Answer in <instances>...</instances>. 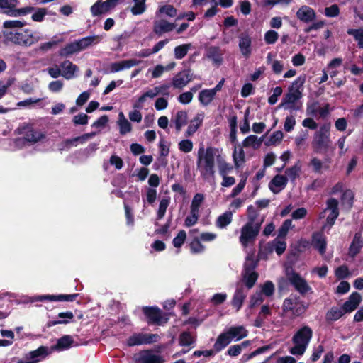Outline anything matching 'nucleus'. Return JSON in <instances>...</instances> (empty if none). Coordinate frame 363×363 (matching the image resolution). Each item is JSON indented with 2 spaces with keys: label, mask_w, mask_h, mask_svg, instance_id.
<instances>
[{
  "label": "nucleus",
  "mask_w": 363,
  "mask_h": 363,
  "mask_svg": "<svg viewBox=\"0 0 363 363\" xmlns=\"http://www.w3.org/2000/svg\"><path fill=\"white\" fill-rule=\"evenodd\" d=\"M335 274L339 279H343L350 275L348 267L346 265H341L337 267Z\"/></svg>",
  "instance_id": "61"
},
{
  "label": "nucleus",
  "mask_w": 363,
  "mask_h": 363,
  "mask_svg": "<svg viewBox=\"0 0 363 363\" xmlns=\"http://www.w3.org/2000/svg\"><path fill=\"white\" fill-rule=\"evenodd\" d=\"M230 336V339L235 338L237 340H241L247 336V330L243 326L230 327L227 331Z\"/></svg>",
  "instance_id": "27"
},
{
  "label": "nucleus",
  "mask_w": 363,
  "mask_h": 363,
  "mask_svg": "<svg viewBox=\"0 0 363 363\" xmlns=\"http://www.w3.org/2000/svg\"><path fill=\"white\" fill-rule=\"evenodd\" d=\"M218 51V48H211L208 51V57L213 59L216 63L220 64L222 62V57Z\"/></svg>",
  "instance_id": "57"
},
{
  "label": "nucleus",
  "mask_w": 363,
  "mask_h": 363,
  "mask_svg": "<svg viewBox=\"0 0 363 363\" xmlns=\"http://www.w3.org/2000/svg\"><path fill=\"white\" fill-rule=\"evenodd\" d=\"M218 164V168H219V172L221 176H224L225 174H227L228 172L231 171L233 169V166L230 164L227 163L220 155H218L216 156Z\"/></svg>",
  "instance_id": "44"
},
{
  "label": "nucleus",
  "mask_w": 363,
  "mask_h": 363,
  "mask_svg": "<svg viewBox=\"0 0 363 363\" xmlns=\"http://www.w3.org/2000/svg\"><path fill=\"white\" fill-rule=\"evenodd\" d=\"M143 312L147 319L150 325H162L167 323L169 318L167 313H164L156 306H145L143 308Z\"/></svg>",
  "instance_id": "5"
},
{
  "label": "nucleus",
  "mask_w": 363,
  "mask_h": 363,
  "mask_svg": "<svg viewBox=\"0 0 363 363\" xmlns=\"http://www.w3.org/2000/svg\"><path fill=\"white\" fill-rule=\"evenodd\" d=\"M192 79L189 68L177 73L172 79V86L176 89H182Z\"/></svg>",
  "instance_id": "12"
},
{
  "label": "nucleus",
  "mask_w": 363,
  "mask_h": 363,
  "mask_svg": "<svg viewBox=\"0 0 363 363\" xmlns=\"http://www.w3.org/2000/svg\"><path fill=\"white\" fill-rule=\"evenodd\" d=\"M251 38L248 34L242 33L239 36V48L241 53L246 57L248 58L251 55Z\"/></svg>",
  "instance_id": "18"
},
{
  "label": "nucleus",
  "mask_w": 363,
  "mask_h": 363,
  "mask_svg": "<svg viewBox=\"0 0 363 363\" xmlns=\"http://www.w3.org/2000/svg\"><path fill=\"white\" fill-rule=\"evenodd\" d=\"M287 182V177L277 174L269 182V187L273 193L277 194L286 186Z\"/></svg>",
  "instance_id": "19"
},
{
  "label": "nucleus",
  "mask_w": 363,
  "mask_h": 363,
  "mask_svg": "<svg viewBox=\"0 0 363 363\" xmlns=\"http://www.w3.org/2000/svg\"><path fill=\"white\" fill-rule=\"evenodd\" d=\"M345 312L342 308L332 307L326 313L325 319L328 321H335L340 319Z\"/></svg>",
  "instance_id": "37"
},
{
  "label": "nucleus",
  "mask_w": 363,
  "mask_h": 363,
  "mask_svg": "<svg viewBox=\"0 0 363 363\" xmlns=\"http://www.w3.org/2000/svg\"><path fill=\"white\" fill-rule=\"evenodd\" d=\"M203 118L202 114H197L192 120L190 121V124L189 125L186 132V137L191 136L196 132L202 124Z\"/></svg>",
  "instance_id": "25"
},
{
  "label": "nucleus",
  "mask_w": 363,
  "mask_h": 363,
  "mask_svg": "<svg viewBox=\"0 0 363 363\" xmlns=\"http://www.w3.org/2000/svg\"><path fill=\"white\" fill-rule=\"evenodd\" d=\"M233 161L235 163V167L236 168H239L240 162L241 164L245 162V154L243 149L241 147L239 150L238 154L237 155L236 148H235L233 154Z\"/></svg>",
  "instance_id": "51"
},
{
  "label": "nucleus",
  "mask_w": 363,
  "mask_h": 363,
  "mask_svg": "<svg viewBox=\"0 0 363 363\" xmlns=\"http://www.w3.org/2000/svg\"><path fill=\"white\" fill-rule=\"evenodd\" d=\"M204 199V196L202 194H196L192 200L191 205V211L199 213V207Z\"/></svg>",
  "instance_id": "55"
},
{
  "label": "nucleus",
  "mask_w": 363,
  "mask_h": 363,
  "mask_svg": "<svg viewBox=\"0 0 363 363\" xmlns=\"http://www.w3.org/2000/svg\"><path fill=\"white\" fill-rule=\"evenodd\" d=\"M292 227V220L291 219L286 220L278 230V238H284L289 229Z\"/></svg>",
  "instance_id": "50"
},
{
  "label": "nucleus",
  "mask_w": 363,
  "mask_h": 363,
  "mask_svg": "<svg viewBox=\"0 0 363 363\" xmlns=\"http://www.w3.org/2000/svg\"><path fill=\"white\" fill-rule=\"evenodd\" d=\"M216 93L213 89H204L199 93V100L204 106L208 105L214 99Z\"/></svg>",
  "instance_id": "34"
},
{
  "label": "nucleus",
  "mask_w": 363,
  "mask_h": 363,
  "mask_svg": "<svg viewBox=\"0 0 363 363\" xmlns=\"http://www.w3.org/2000/svg\"><path fill=\"white\" fill-rule=\"evenodd\" d=\"M62 70V76L67 79H72L74 76V72L77 69V67L72 62L66 60L60 64Z\"/></svg>",
  "instance_id": "24"
},
{
  "label": "nucleus",
  "mask_w": 363,
  "mask_h": 363,
  "mask_svg": "<svg viewBox=\"0 0 363 363\" xmlns=\"http://www.w3.org/2000/svg\"><path fill=\"white\" fill-rule=\"evenodd\" d=\"M302 97L301 91H290L285 94L281 103L278 106V108H284V109L292 111L299 110L301 104H297V101Z\"/></svg>",
  "instance_id": "8"
},
{
  "label": "nucleus",
  "mask_w": 363,
  "mask_h": 363,
  "mask_svg": "<svg viewBox=\"0 0 363 363\" xmlns=\"http://www.w3.org/2000/svg\"><path fill=\"white\" fill-rule=\"evenodd\" d=\"M233 213L231 211H226L220 216L216 220V225L218 228H223L229 225L232 221Z\"/></svg>",
  "instance_id": "41"
},
{
  "label": "nucleus",
  "mask_w": 363,
  "mask_h": 363,
  "mask_svg": "<svg viewBox=\"0 0 363 363\" xmlns=\"http://www.w3.org/2000/svg\"><path fill=\"white\" fill-rule=\"evenodd\" d=\"M9 150L11 151L21 150L23 147V138L18 137L16 138L9 139Z\"/></svg>",
  "instance_id": "56"
},
{
  "label": "nucleus",
  "mask_w": 363,
  "mask_h": 363,
  "mask_svg": "<svg viewBox=\"0 0 363 363\" xmlns=\"http://www.w3.org/2000/svg\"><path fill=\"white\" fill-rule=\"evenodd\" d=\"M47 14V9L45 8H38L32 15V19L36 22L43 21L44 17Z\"/></svg>",
  "instance_id": "59"
},
{
  "label": "nucleus",
  "mask_w": 363,
  "mask_h": 363,
  "mask_svg": "<svg viewBox=\"0 0 363 363\" xmlns=\"http://www.w3.org/2000/svg\"><path fill=\"white\" fill-rule=\"evenodd\" d=\"M186 238V233L184 230H180L177 235L173 239V245L177 248H180L184 243Z\"/></svg>",
  "instance_id": "54"
},
{
  "label": "nucleus",
  "mask_w": 363,
  "mask_h": 363,
  "mask_svg": "<svg viewBox=\"0 0 363 363\" xmlns=\"http://www.w3.org/2000/svg\"><path fill=\"white\" fill-rule=\"evenodd\" d=\"M196 341L191 333L189 331L182 332L179 337V343L181 346H190Z\"/></svg>",
  "instance_id": "40"
},
{
  "label": "nucleus",
  "mask_w": 363,
  "mask_h": 363,
  "mask_svg": "<svg viewBox=\"0 0 363 363\" xmlns=\"http://www.w3.org/2000/svg\"><path fill=\"white\" fill-rule=\"evenodd\" d=\"M347 34L352 35L355 40L357 41V45L359 48H363V28L359 29H348Z\"/></svg>",
  "instance_id": "45"
},
{
  "label": "nucleus",
  "mask_w": 363,
  "mask_h": 363,
  "mask_svg": "<svg viewBox=\"0 0 363 363\" xmlns=\"http://www.w3.org/2000/svg\"><path fill=\"white\" fill-rule=\"evenodd\" d=\"M16 3L17 0H0V8L7 9L4 11V13L9 16H16V14L14 13V8L16 7Z\"/></svg>",
  "instance_id": "38"
},
{
  "label": "nucleus",
  "mask_w": 363,
  "mask_h": 363,
  "mask_svg": "<svg viewBox=\"0 0 363 363\" xmlns=\"http://www.w3.org/2000/svg\"><path fill=\"white\" fill-rule=\"evenodd\" d=\"M58 317L62 319L58 320L50 321L48 323V326L50 327V326L55 325L57 324H67L69 323V320L67 319H65V318H67V319H70V320L73 319L74 315L72 312H62V313H60L58 314Z\"/></svg>",
  "instance_id": "42"
},
{
  "label": "nucleus",
  "mask_w": 363,
  "mask_h": 363,
  "mask_svg": "<svg viewBox=\"0 0 363 363\" xmlns=\"http://www.w3.org/2000/svg\"><path fill=\"white\" fill-rule=\"evenodd\" d=\"M190 47H191V44H184V45L177 46L174 48L175 58L182 59L183 57H184L186 55Z\"/></svg>",
  "instance_id": "48"
},
{
  "label": "nucleus",
  "mask_w": 363,
  "mask_h": 363,
  "mask_svg": "<svg viewBox=\"0 0 363 363\" xmlns=\"http://www.w3.org/2000/svg\"><path fill=\"white\" fill-rule=\"evenodd\" d=\"M263 219L256 224L245 223L241 228L240 242L244 247H247L250 244L254 243L257 235L259 233Z\"/></svg>",
  "instance_id": "4"
},
{
  "label": "nucleus",
  "mask_w": 363,
  "mask_h": 363,
  "mask_svg": "<svg viewBox=\"0 0 363 363\" xmlns=\"http://www.w3.org/2000/svg\"><path fill=\"white\" fill-rule=\"evenodd\" d=\"M354 194L351 190L348 189L343 192L342 195V201L343 203H347L349 208L352 206Z\"/></svg>",
  "instance_id": "60"
},
{
  "label": "nucleus",
  "mask_w": 363,
  "mask_h": 363,
  "mask_svg": "<svg viewBox=\"0 0 363 363\" xmlns=\"http://www.w3.org/2000/svg\"><path fill=\"white\" fill-rule=\"evenodd\" d=\"M286 277L290 284L301 294L304 295L311 290L307 281L292 268L286 269Z\"/></svg>",
  "instance_id": "7"
},
{
  "label": "nucleus",
  "mask_w": 363,
  "mask_h": 363,
  "mask_svg": "<svg viewBox=\"0 0 363 363\" xmlns=\"http://www.w3.org/2000/svg\"><path fill=\"white\" fill-rule=\"evenodd\" d=\"M118 125L121 135H125L132 130V125L122 112L119 113Z\"/></svg>",
  "instance_id": "30"
},
{
  "label": "nucleus",
  "mask_w": 363,
  "mask_h": 363,
  "mask_svg": "<svg viewBox=\"0 0 363 363\" xmlns=\"http://www.w3.org/2000/svg\"><path fill=\"white\" fill-rule=\"evenodd\" d=\"M136 363H163L164 358L160 355H157L150 350L140 351L138 357H135Z\"/></svg>",
  "instance_id": "11"
},
{
  "label": "nucleus",
  "mask_w": 363,
  "mask_h": 363,
  "mask_svg": "<svg viewBox=\"0 0 363 363\" xmlns=\"http://www.w3.org/2000/svg\"><path fill=\"white\" fill-rule=\"evenodd\" d=\"M279 35L274 30H270L264 34L265 43L268 45L274 44L278 39Z\"/></svg>",
  "instance_id": "58"
},
{
  "label": "nucleus",
  "mask_w": 363,
  "mask_h": 363,
  "mask_svg": "<svg viewBox=\"0 0 363 363\" xmlns=\"http://www.w3.org/2000/svg\"><path fill=\"white\" fill-rule=\"evenodd\" d=\"M247 222L248 224H256L255 220L259 216V213L253 206H249L247 209Z\"/></svg>",
  "instance_id": "52"
},
{
  "label": "nucleus",
  "mask_w": 363,
  "mask_h": 363,
  "mask_svg": "<svg viewBox=\"0 0 363 363\" xmlns=\"http://www.w3.org/2000/svg\"><path fill=\"white\" fill-rule=\"evenodd\" d=\"M80 51L79 45L76 41L67 44L63 48L60 50V55L62 57H68L77 52Z\"/></svg>",
  "instance_id": "35"
},
{
  "label": "nucleus",
  "mask_w": 363,
  "mask_h": 363,
  "mask_svg": "<svg viewBox=\"0 0 363 363\" xmlns=\"http://www.w3.org/2000/svg\"><path fill=\"white\" fill-rule=\"evenodd\" d=\"M307 307L308 306L298 298H288L283 303L282 310L286 313H290L292 316L298 317L306 312Z\"/></svg>",
  "instance_id": "6"
},
{
  "label": "nucleus",
  "mask_w": 363,
  "mask_h": 363,
  "mask_svg": "<svg viewBox=\"0 0 363 363\" xmlns=\"http://www.w3.org/2000/svg\"><path fill=\"white\" fill-rule=\"evenodd\" d=\"M327 209L330 211L327 217V223L332 226L339 216L338 201L335 198H330L327 201Z\"/></svg>",
  "instance_id": "14"
},
{
  "label": "nucleus",
  "mask_w": 363,
  "mask_h": 363,
  "mask_svg": "<svg viewBox=\"0 0 363 363\" xmlns=\"http://www.w3.org/2000/svg\"><path fill=\"white\" fill-rule=\"evenodd\" d=\"M100 40L99 35L88 36L77 40L80 50H84L89 46L97 43Z\"/></svg>",
  "instance_id": "36"
},
{
  "label": "nucleus",
  "mask_w": 363,
  "mask_h": 363,
  "mask_svg": "<svg viewBox=\"0 0 363 363\" xmlns=\"http://www.w3.org/2000/svg\"><path fill=\"white\" fill-rule=\"evenodd\" d=\"M190 248L193 253H199L203 250L204 247L201 243L200 240L196 238L190 243Z\"/></svg>",
  "instance_id": "63"
},
{
  "label": "nucleus",
  "mask_w": 363,
  "mask_h": 363,
  "mask_svg": "<svg viewBox=\"0 0 363 363\" xmlns=\"http://www.w3.org/2000/svg\"><path fill=\"white\" fill-rule=\"evenodd\" d=\"M313 331L308 326H303L293 336L294 346L290 349V353L294 355H302L312 337Z\"/></svg>",
  "instance_id": "2"
},
{
  "label": "nucleus",
  "mask_w": 363,
  "mask_h": 363,
  "mask_svg": "<svg viewBox=\"0 0 363 363\" xmlns=\"http://www.w3.org/2000/svg\"><path fill=\"white\" fill-rule=\"evenodd\" d=\"M45 138V135L38 130H34L31 126L24 127V140L36 143Z\"/></svg>",
  "instance_id": "16"
},
{
  "label": "nucleus",
  "mask_w": 363,
  "mask_h": 363,
  "mask_svg": "<svg viewBox=\"0 0 363 363\" xmlns=\"http://www.w3.org/2000/svg\"><path fill=\"white\" fill-rule=\"evenodd\" d=\"M146 0H133L134 6L131 8V13L133 15L142 14L146 9Z\"/></svg>",
  "instance_id": "46"
},
{
  "label": "nucleus",
  "mask_w": 363,
  "mask_h": 363,
  "mask_svg": "<svg viewBox=\"0 0 363 363\" xmlns=\"http://www.w3.org/2000/svg\"><path fill=\"white\" fill-rule=\"evenodd\" d=\"M363 247V239L359 233H355L353 240L350 245L348 255L354 258Z\"/></svg>",
  "instance_id": "20"
},
{
  "label": "nucleus",
  "mask_w": 363,
  "mask_h": 363,
  "mask_svg": "<svg viewBox=\"0 0 363 363\" xmlns=\"http://www.w3.org/2000/svg\"><path fill=\"white\" fill-rule=\"evenodd\" d=\"M312 245L315 249L318 250L320 254L323 255L326 249V240L321 233H315L313 235Z\"/></svg>",
  "instance_id": "23"
},
{
  "label": "nucleus",
  "mask_w": 363,
  "mask_h": 363,
  "mask_svg": "<svg viewBox=\"0 0 363 363\" xmlns=\"http://www.w3.org/2000/svg\"><path fill=\"white\" fill-rule=\"evenodd\" d=\"M247 296L243 288L238 289L232 299V305L238 311L242 306V303Z\"/></svg>",
  "instance_id": "31"
},
{
  "label": "nucleus",
  "mask_w": 363,
  "mask_h": 363,
  "mask_svg": "<svg viewBox=\"0 0 363 363\" xmlns=\"http://www.w3.org/2000/svg\"><path fill=\"white\" fill-rule=\"evenodd\" d=\"M330 123L323 124L314 134L312 141L313 151L316 153H326L330 147Z\"/></svg>",
  "instance_id": "3"
},
{
  "label": "nucleus",
  "mask_w": 363,
  "mask_h": 363,
  "mask_svg": "<svg viewBox=\"0 0 363 363\" xmlns=\"http://www.w3.org/2000/svg\"><path fill=\"white\" fill-rule=\"evenodd\" d=\"M283 136L284 135L281 131H275L269 139L264 141V145L267 147L275 145L282 140Z\"/></svg>",
  "instance_id": "47"
},
{
  "label": "nucleus",
  "mask_w": 363,
  "mask_h": 363,
  "mask_svg": "<svg viewBox=\"0 0 363 363\" xmlns=\"http://www.w3.org/2000/svg\"><path fill=\"white\" fill-rule=\"evenodd\" d=\"M296 17L301 21L308 23L315 19L316 14L312 8L307 6H302L297 11Z\"/></svg>",
  "instance_id": "13"
},
{
  "label": "nucleus",
  "mask_w": 363,
  "mask_h": 363,
  "mask_svg": "<svg viewBox=\"0 0 363 363\" xmlns=\"http://www.w3.org/2000/svg\"><path fill=\"white\" fill-rule=\"evenodd\" d=\"M119 1L120 0L98 1L91 7V12L94 16L106 13L114 9Z\"/></svg>",
  "instance_id": "9"
},
{
  "label": "nucleus",
  "mask_w": 363,
  "mask_h": 363,
  "mask_svg": "<svg viewBox=\"0 0 363 363\" xmlns=\"http://www.w3.org/2000/svg\"><path fill=\"white\" fill-rule=\"evenodd\" d=\"M169 198H164L162 199L159 205V208L157 213V220L162 219L166 213L167 208L169 206Z\"/></svg>",
  "instance_id": "49"
},
{
  "label": "nucleus",
  "mask_w": 363,
  "mask_h": 363,
  "mask_svg": "<svg viewBox=\"0 0 363 363\" xmlns=\"http://www.w3.org/2000/svg\"><path fill=\"white\" fill-rule=\"evenodd\" d=\"M144 337V333H135L128 337L126 344L128 347L145 344Z\"/></svg>",
  "instance_id": "43"
},
{
  "label": "nucleus",
  "mask_w": 363,
  "mask_h": 363,
  "mask_svg": "<svg viewBox=\"0 0 363 363\" xmlns=\"http://www.w3.org/2000/svg\"><path fill=\"white\" fill-rule=\"evenodd\" d=\"M52 353L50 348L46 346H40L37 350L29 352L24 363H38Z\"/></svg>",
  "instance_id": "10"
},
{
  "label": "nucleus",
  "mask_w": 363,
  "mask_h": 363,
  "mask_svg": "<svg viewBox=\"0 0 363 363\" xmlns=\"http://www.w3.org/2000/svg\"><path fill=\"white\" fill-rule=\"evenodd\" d=\"M160 13H164L169 17H175L177 14V10L172 5L167 4L161 6L158 11Z\"/></svg>",
  "instance_id": "53"
},
{
  "label": "nucleus",
  "mask_w": 363,
  "mask_h": 363,
  "mask_svg": "<svg viewBox=\"0 0 363 363\" xmlns=\"http://www.w3.org/2000/svg\"><path fill=\"white\" fill-rule=\"evenodd\" d=\"M258 278V274L256 272H243L242 273V281L247 289H251L254 286L257 279Z\"/></svg>",
  "instance_id": "33"
},
{
  "label": "nucleus",
  "mask_w": 363,
  "mask_h": 363,
  "mask_svg": "<svg viewBox=\"0 0 363 363\" xmlns=\"http://www.w3.org/2000/svg\"><path fill=\"white\" fill-rule=\"evenodd\" d=\"M175 27V23H169L164 19L155 21L153 25V32L160 36L164 33H168L173 30Z\"/></svg>",
  "instance_id": "15"
},
{
  "label": "nucleus",
  "mask_w": 363,
  "mask_h": 363,
  "mask_svg": "<svg viewBox=\"0 0 363 363\" xmlns=\"http://www.w3.org/2000/svg\"><path fill=\"white\" fill-rule=\"evenodd\" d=\"M259 259L255 257L254 252L248 254V255L245 258V261L244 263V269L243 272H255V269L258 265Z\"/></svg>",
  "instance_id": "32"
},
{
  "label": "nucleus",
  "mask_w": 363,
  "mask_h": 363,
  "mask_svg": "<svg viewBox=\"0 0 363 363\" xmlns=\"http://www.w3.org/2000/svg\"><path fill=\"white\" fill-rule=\"evenodd\" d=\"M306 78L305 77H298L291 84V86L289 88L290 91H301L300 88L303 86L305 82Z\"/></svg>",
  "instance_id": "62"
},
{
  "label": "nucleus",
  "mask_w": 363,
  "mask_h": 363,
  "mask_svg": "<svg viewBox=\"0 0 363 363\" xmlns=\"http://www.w3.org/2000/svg\"><path fill=\"white\" fill-rule=\"evenodd\" d=\"M340 13V9L337 4H333L325 8V15L328 17H335Z\"/></svg>",
  "instance_id": "64"
},
{
  "label": "nucleus",
  "mask_w": 363,
  "mask_h": 363,
  "mask_svg": "<svg viewBox=\"0 0 363 363\" xmlns=\"http://www.w3.org/2000/svg\"><path fill=\"white\" fill-rule=\"evenodd\" d=\"M188 121V113L185 111H179L177 113L172 122L175 124L177 132H179L182 126L186 125Z\"/></svg>",
  "instance_id": "29"
},
{
  "label": "nucleus",
  "mask_w": 363,
  "mask_h": 363,
  "mask_svg": "<svg viewBox=\"0 0 363 363\" xmlns=\"http://www.w3.org/2000/svg\"><path fill=\"white\" fill-rule=\"evenodd\" d=\"M362 297L358 292H353L342 307L345 313H350L355 310L359 305Z\"/></svg>",
  "instance_id": "17"
},
{
  "label": "nucleus",
  "mask_w": 363,
  "mask_h": 363,
  "mask_svg": "<svg viewBox=\"0 0 363 363\" xmlns=\"http://www.w3.org/2000/svg\"><path fill=\"white\" fill-rule=\"evenodd\" d=\"M140 62V61L137 60L135 59H130L113 62L111 65V71L112 72H117L123 69L130 68L131 67L138 65Z\"/></svg>",
  "instance_id": "21"
},
{
  "label": "nucleus",
  "mask_w": 363,
  "mask_h": 363,
  "mask_svg": "<svg viewBox=\"0 0 363 363\" xmlns=\"http://www.w3.org/2000/svg\"><path fill=\"white\" fill-rule=\"evenodd\" d=\"M4 35L6 40H10L16 44H21L23 40L22 33H18L17 30H6Z\"/></svg>",
  "instance_id": "39"
},
{
  "label": "nucleus",
  "mask_w": 363,
  "mask_h": 363,
  "mask_svg": "<svg viewBox=\"0 0 363 363\" xmlns=\"http://www.w3.org/2000/svg\"><path fill=\"white\" fill-rule=\"evenodd\" d=\"M231 341L230 336L227 332L223 333L218 335L216 342L213 345V348L216 352H220Z\"/></svg>",
  "instance_id": "26"
},
{
  "label": "nucleus",
  "mask_w": 363,
  "mask_h": 363,
  "mask_svg": "<svg viewBox=\"0 0 363 363\" xmlns=\"http://www.w3.org/2000/svg\"><path fill=\"white\" fill-rule=\"evenodd\" d=\"M74 342L73 338L69 335H64L57 340V343L50 347L53 351H61L69 348Z\"/></svg>",
  "instance_id": "22"
},
{
  "label": "nucleus",
  "mask_w": 363,
  "mask_h": 363,
  "mask_svg": "<svg viewBox=\"0 0 363 363\" xmlns=\"http://www.w3.org/2000/svg\"><path fill=\"white\" fill-rule=\"evenodd\" d=\"M218 149L208 147L206 150L203 146L198 150L197 168L200 171L201 176L204 179L214 178L215 176V157Z\"/></svg>",
  "instance_id": "1"
},
{
  "label": "nucleus",
  "mask_w": 363,
  "mask_h": 363,
  "mask_svg": "<svg viewBox=\"0 0 363 363\" xmlns=\"http://www.w3.org/2000/svg\"><path fill=\"white\" fill-rule=\"evenodd\" d=\"M264 138V135H262L261 138H258L257 136L255 135H251L247 137L242 142V147H252L254 149H258Z\"/></svg>",
  "instance_id": "28"
}]
</instances>
